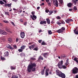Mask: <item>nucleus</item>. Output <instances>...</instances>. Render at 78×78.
I'll list each match as a JSON object with an SVG mask.
<instances>
[{
	"instance_id": "obj_1",
	"label": "nucleus",
	"mask_w": 78,
	"mask_h": 78,
	"mask_svg": "<svg viewBox=\"0 0 78 78\" xmlns=\"http://www.w3.org/2000/svg\"><path fill=\"white\" fill-rule=\"evenodd\" d=\"M37 66L35 62H30L27 66V71L29 73H30L31 72H34L36 71V67Z\"/></svg>"
},
{
	"instance_id": "obj_2",
	"label": "nucleus",
	"mask_w": 78,
	"mask_h": 78,
	"mask_svg": "<svg viewBox=\"0 0 78 78\" xmlns=\"http://www.w3.org/2000/svg\"><path fill=\"white\" fill-rule=\"evenodd\" d=\"M56 73L57 75H58V76L61 77L62 78H65L66 75L65 74L62 73L61 71L58 69H57L56 71Z\"/></svg>"
},
{
	"instance_id": "obj_3",
	"label": "nucleus",
	"mask_w": 78,
	"mask_h": 78,
	"mask_svg": "<svg viewBox=\"0 0 78 78\" xmlns=\"http://www.w3.org/2000/svg\"><path fill=\"white\" fill-rule=\"evenodd\" d=\"M72 73L73 74H76L78 73V69L76 67H75L72 70Z\"/></svg>"
},
{
	"instance_id": "obj_4",
	"label": "nucleus",
	"mask_w": 78,
	"mask_h": 78,
	"mask_svg": "<svg viewBox=\"0 0 78 78\" xmlns=\"http://www.w3.org/2000/svg\"><path fill=\"white\" fill-rule=\"evenodd\" d=\"M66 30L65 27H62L60 29L57 30V32L58 33H63L64 31V30Z\"/></svg>"
},
{
	"instance_id": "obj_5",
	"label": "nucleus",
	"mask_w": 78,
	"mask_h": 78,
	"mask_svg": "<svg viewBox=\"0 0 78 78\" xmlns=\"http://www.w3.org/2000/svg\"><path fill=\"white\" fill-rule=\"evenodd\" d=\"M56 23L58 24L59 26H61V24H64V25L65 24V22L63 20H59L58 22H57Z\"/></svg>"
},
{
	"instance_id": "obj_6",
	"label": "nucleus",
	"mask_w": 78,
	"mask_h": 78,
	"mask_svg": "<svg viewBox=\"0 0 78 78\" xmlns=\"http://www.w3.org/2000/svg\"><path fill=\"white\" fill-rule=\"evenodd\" d=\"M62 64H63V61L62 60L60 62H59L58 64V66L60 69H62Z\"/></svg>"
},
{
	"instance_id": "obj_7",
	"label": "nucleus",
	"mask_w": 78,
	"mask_h": 78,
	"mask_svg": "<svg viewBox=\"0 0 78 78\" xmlns=\"http://www.w3.org/2000/svg\"><path fill=\"white\" fill-rule=\"evenodd\" d=\"M53 3L54 5L56 6V7H58L59 5V4H58V0H56V1H53Z\"/></svg>"
},
{
	"instance_id": "obj_8",
	"label": "nucleus",
	"mask_w": 78,
	"mask_h": 78,
	"mask_svg": "<svg viewBox=\"0 0 78 78\" xmlns=\"http://www.w3.org/2000/svg\"><path fill=\"white\" fill-rule=\"evenodd\" d=\"M0 34L3 35H7V33L5 30H0Z\"/></svg>"
},
{
	"instance_id": "obj_9",
	"label": "nucleus",
	"mask_w": 78,
	"mask_h": 78,
	"mask_svg": "<svg viewBox=\"0 0 78 78\" xmlns=\"http://www.w3.org/2000/svg\"><path fill=\"white\" fill-rule=\"evenodd\" d=\"M43 56L45 58H47L48 56H49L48 52H45L43 54Z\"/></svg>"
},
{
	"instance_id": "obj_10",
	"label": "nucleus",
	"mask_w": 78,
	"mask_h": 78,
	"mask_svg": "<svg viewBox=\"0 0 78 78\" xmlns=\"http://www.w3.org/2000/svg\"><path fill=\"white\" fill-rule=\"evenodd\" d=\"M20 36L21 38L23 39L24 38V37H25V33L23 32H21L20 33Z\"/></svg>"
},
{
	"instance_id": "obj_11",
	"label": "nucleus",
	"mask_w": 78,
	"mask_h": 78,
	"mask_svg": "<svg viewBox=\"0 0 78 78\" xmlns=\"http://www.w3.org/2000/svg\"><path fill=\"white\" fill-rule=\"evenodd\" d=\"M61 58L62 59H64L65 58H66V55L64 54L60 55Z\"/></svg>"
},
{
	"instance_id": "obj_12",
	"label": "nucleus",
	"mask_w": 78,
	"mask_h": 78,
	"mask_svg": "<svg viewBox=\"0 0 78 78\" xmlns=\"http://www.w3.org/2000/svg\"><path fill=\"white\" fill-rule=\"evenodd\" d=\"M46 2L48 3V6H51V2H50V0H45Z\"/></svg>"
},
{
	"instance_id": "obj_13",
	"label": "nucleus",
	"mask_w": 78,
	"mask_h": 78,
	"mask_svg": "<svg viewBox=\"0 0 78 78\" xmlns=\"http://www.w3.org/2000/svg\"><path fill=\"white\" fill-rule=\"evenodd\" d=\"M73 5V3L69 2L67 5V6L69 8H71Z\"/></svg>"
},
{
	"instance_id": "obj_14",
	"label": "nucleus",
	"mask_w": 78,
	"mask_h": 78,
	"mask_svg": "<svg viewBox=\"0 0 78 78\" xmlns=\"http://www.w3.org/2000/svg\"><path fill=\"white\" fill-rule=\"evenodd\" d=\"M47 23V21H42L40 22V24L41 25L42 24H46Z\"/></svg>"
},
{
	"instance_id": "obj_15",
	"label": "nucleus",
	"mask_w": 78,
	"mask_h": 78,
	"mask_svg": "<svg viewBox=\"0 0 78 78\" xmlns=\"http://www.w3.org/2000/svg\"><path fill=\"white\" fill-rule=\"evenodd\" d=\"M78 0H73L72 2L73 3H74V5H76V3H77V2H78Z\"/></svg>"
},
{
	"instance_id": "obj_16",
	"label": "nucleus",
	"mask_w": 78,
	"mask_h": 78,
	"mask_svg": "<svg viewBox=\"0 0 78 78\" xmlns=\"http://www.w3.org/2000/svg\"><path fill=\"white\" fill-rule=\"evenodd\" d=\"M4 55L5 56H8V55H9V52L8 51H6L5 52Z\"/></svg>"
},
{
	"instance_id": "obj_17",
	"label": "nucleus",
	"mask_w": 78,
	"mask_h": 78,
	"mask_svg": "<svg viewBox=\"0 0 78 78\" xmlns=\"http://www.w3.org/2000/svg\"><path fill=\"white\" fill-rule=\"evenodd\" d=\"M46 21L48 24H50V21L49 18L46 19Z\"/></svg>"
},
{
	"instance_id": "obj_18",
	"label": "nucleus",
	"mask_w": 78,
	"mask_h": 78,
	"mask_svg": "<svg viewBox=\"0 0 78 78\" xmlns=\"http://www.w3.org/2000/svg\"><path fill=\"white\" fill-rule=\"evenodd\" d=\"M21 57L22 56H25V54L24 52H22L20 54Z\"/></svg>"
},
{
	"instance_id": "obj_19",
	"label": "nucleus",
	"mask_w": 78,
	"mask_h": 78,
	"mask_svg": "<svg viewBox=\"0 0 78 78\" xmlns=\"http://www.w3.org/2000/svg\"><path fill=\"white\" fill-rule=\"evenodd\" d=\"M25 47H26V46L23 45L21 46L20 47V48H21V49L23 51V50L25 49Z\"/></svg>"
},
{
	"instance_id": "obj_20",
	"label": "nucleus",
	"mask_w": 78,
	"mask_h": 78,
	"mask_svg": "<svg viewBox=\"0 0 78 78\" xmlns=\"http://www.w3.org/2000/svg\"><path fill=\"white\" fill-rule=\"evenodd\" d=\"M34 45H32L30 46H29V48L31 50V48L32 49L34 48Z\"/></svg>"
},
{
	"instance_id": "obj_21",
	"label": "nucleus",
	"mask_w": 78,
	"mask_h": 78,
	"mask_svg": "<svg viewBox=\"0 0 78 78\" xmlns=\"http://www.w3.org/2000/svg\"><path fill=\"white\" fill-rule=\"evenodd\" d=\"M12 78H19V76L17 75H13L12 76Z\"/></svg>"
},
{
	"instance_id": "obj_22",
	"label": "nucleus",
	"mask_w": 78,
	"mask_h": 78,
	"mask_svg": "<svg viewBox=\"0 0 78 78\" xmlns=\"http://www.w3.org/2000/svg\"><path fill=\"white\" fill-rule=\"evenodd\" d=\"M41 44L42 45H47V43H45V42L44 41H43L41 43Z\"/></svg>"
},
{
	"instance_id": "obj_23",
	"label": "nucleus",
	"mask_w": 78,
	"mask_h": 78,
	"mask_svg": "<svg viewBox=\"0 0 78 78\" xmlns=\"http://www.w3.org/2000/svg\"><path fill=\"white\" fill-rule=\"evenodd\" d=\"M69 62H66L65 63V65L66 66L68 67H69Z\"/></svg>"
},
{
	"instance_id": "obj_24",
	"label": "nucleus",
	"mask_w": 78,
	"mask_h": 78,
	"mask_svg": "<svg viewBox=\"0 0 78 78\" xmlns=\"http://www.w3.org/2000/svg\"><path fill=\"white\" fill-rule=\"evenodd\" d=\"M58 1L61 3V5H63L64 4L63 0H58Z\"/></svg>"
},
{
	"instance_id": "obj_25",
	"label": "nucleus",
	"mask_w": 78,
	"mask_h": 78,
	"mask_svg": "<svg viewBox=\"0 0 78 78\" xmlns=\"http://www.w3.org/2000/svg\"><path fill=\"white\" fill-rule=\"evenodd\" d=\"M45 70H42L41 71V73L42 75H43L44 73Z\"/></svg>"
},
{
	"instance_id": "obj_26",
	"label": "nucleus",
	"mask_w": 78,
	"mask_h": 78,
	"mask_svg": "<svg viewBox=\"0 0 78 78\" xmlns=\"http://www.w3.org/2000/svg\"><path fill=\"white\" fill-rule=\"evenodd\" d=\"M73 60L76 61V62H77V63H78V60L77 59V58L76 57V58H74L73 59Z\"/></svg>"
},
{
	"instance_id": "obj_27",
	"label": "nucleus",
	"mask_w": 78,
	"mask_h": 78,
	"mask_svg": "<svg viewBox=\"0 0 78 78\" xmlns=\"http://www.w3.org/2000/svg\"><path fill=\"white\" fill-rule=\"evenodd\" d=\"M10 68L11 70H15V69H16L15 67H13L12 66H11Z\"/></svg>"
},
{
	"instance_id": "obj_28",
	"label": "nucleus",
	"mask_w": 78,
	"mask_h": 78,
	"mask_svg": "<svg viewBox=\"0 0 78 78\" xmlns=\"http://www.w3.org/2000/svg\"><path fill=\"white\" fill-rule=\"evenodd\" d=\"M39 58L41 59V60H44V58L42 56L40 55L39 56Z\"/></svg>"
},
{
	"instance_id": "obj_29",
	"label": "nucleus",
	"mask_w": 78,
	"mask_h": 78,
	"mask_svg": "<svg viewBox=\"0 0 78 78\" xmlns=\"http://www.w3.org/2000/svg\"><path fill=\"white\" fill-rule=\"evenodd\" d=\"M67 66H66L63 65L62 66V69H67Z\"/></svg>"
},
{
	"instance_id": "obj_30",
	"label": "nucleus",
	"mask_w": 78,
	"mask_h": 78,
	"mask_svg": "<svg viewBox=\"0 0 78 78\" xmlns=\"http://www.w3.org/2000/svg\"><path fill=\"white\" fill-rule=\"evenodd\" d=\"M21 39H20V38H17L16 39V42H18V41H19L20 40H21Z\"/></svg>"
},
{
	"instance_id": "obj_31",
	"label": "nucleus",
	"mask_w": 78,
	"mask_h": 78,
	"mask_svg": "<svg viewBox=\"0 0 78 78\" xmlns=\"http://www.w3.org/2000/svg\"><path fill=\"white\" fill-rule=\"evenodd\" d=\"M53 12H55V11H49V16H50V15H51V14H52V13H53Z\"/></svg>"
},
{
	"instance_id": "obj_32",
	"label": "nucleus",
	"mask_w": 78,
	"mask_h": 78,
	"mask_svg": "<svg viewBox=\"0 0 78 78\" xmlns=\"http://www.w3.org/2000/svg\"><path fill=\"white\" fill-rule=\"evenodd\" d=\"M6 31H7V32H10V28H7L5 29Z\"/></svg>"
},
{
	"instance_id": "obj_33",
	"label": "nucleus",
	"mask_w": 78,
	"mask_h": 78,
	"mask_svg": "<svg viewBox=\"0 0 78 78\" xmlns=\"http://www.w3.org/2000/svg\"><path fill=\"white\" fill-rule=\"evenodd\" d=\"M48 34H52V32H51V31L48 30Z\"/></svg>"
},
{
	"instance_id": "obj_34",
	"label": "nucleus",
	"mask_w": 78,
	"mask_h": 78,
	"mask_svg": "<svg viewBox=\"0 0 78 78\" xmlns=\"http://www.w3.org/2000/svg\"><path fill=\"white\" fill-rule=\"evenodd\" d=\"M33 50H35V51H37L38 50V48L37 47L35 48H34Z\"/></svg>"
},
{
	"instance_id": "obj_35",
	"label": "nucleus",
	"mask_w": 78,
	"mask_h": 78,
	"mask_svg": "<svg viewBox=\"0 0 78 78\" xmlns=\"http://www.w3.org/2000/svg\"><path fill=\"white\" fill-rule=\"evenodd\" d=\"M1 59L2 61H3V60H5V58L3 57L2 56H1Z\"/></svg>"
},
{
	"instance_id": "obj_36",
	"label": "nucleus",
	"mask_w": 78,
	"mask_h": 78,
	"mask_svg": "<svg viewBox=\"0 0 78 78\" xmlns=\"http://www.w3.org/2000/svg\"><path fill=\"white\" fill-rule=\"evenodd\" d=\"M66 23H69V22H70V20L69 19H68L67 20H66Z\"/></svg>"
},
{
	"instance_id": "obj_37",
	"label": "nucleus",
	"mask_w": 78,
	"mask_h": 78,
	"mask_svg": "<svg viewBox=\"0 0 78 78\" xmlns=\"http://www.w3.org/2000/svg\"><path fill=\"white\" fill-rule=\"evenodd\" d=\"M0 4L1 5H3L5 4V3L2 1H0Z\"/></svg>"
},
{
	"instance_id": "obj_38",
	"label": "nucleus",
	"mask_w": 78,
	"mask_h": 78,
	"mask_svg": "<svg viewBox=\"0 0 78 78\" xmlns=\"http://www.w3.org/2000/svg\"><path fill=\"white\" fill-rule=\"evenodd\" d=\"M18 51L19 52H22L23 51L21 48L18 49Z\"/></svg>"
},
{
	"instance_id": "obj_39",
	"label": "nucleus",
	"mask_w": 78,
	"mask_h": 78,
	"mask_svg": "<svg viewBox=\"0 0 78 78\" xmlns=\"http://www.w3.org/2000/svg\"><path fill=\"white\" fill-rule=\"evenodd\" d=\"M13 47H14L15 49H17V46L16 45H13Z\"/></svg>"
},
{
	"instance_id": "obj_40",
	"label": "nucleus",
	"mask_w": 78,
	"mask_h": 78,
	"mask_svg": "<svg viewBox=\"0 0 78 78\" xmlns=\"http://www.w3.org/2000/svg\"><path fill=\"white\" fill-rule=\"evenodd\" d=\"M5 15H8V16H9V12H5Z\"/></svg>"
},
{
	"instance_id": "obj_41",
	"label": "nucleus",
	"mask_w": 78,
	"mask_h": 78,
	"mask_svg": "<svg viewBox=\"0 0 78 78\" xmlns=\"http://www.w3.org/2000/svg\"><path fill=\"white\" fill-rule=\"evenodd\" d=\"M45 76H48V73L47 72H45Z\"/></svg>"
},
{
	"instance_id": "obj_42",
	"label": "nucleus",
	"mask_w": 78,
	"mask_h": 78,
	"mask_svg": "<svg viewBox=\"0 0 78 78\" xmlns=\"http://www.w3.org/2000/svg\"><path fill=\"white\" fill-rule=\"evenodd\" d=\"M73 9L75 10V11H76V10H77V8L76 6H75L73 8Z\"/></svg>"
},
{
	"instance_id": "obj_43",
	"label": "nucleus",
	"mask_w": 78,
	"mask_h": 78,
	"mask_svg": "<svg viewBox=\"0 0 78 78\" xmlns=\"http://www.w3.org/2000/svg\"><path fill=\"white\" fill-rule=\"evenodd\" d=\"M45 11L46 12H47V13H48V12H49V10H48V9H46Z\"/></svg>"
},
{
	"instance_id": "obj_44",
	"label": "nucleus",
	"mask_w": 78,
	"mask_h": 78,
	"mask_svg": "<svg viewBox=\"0 0 78 78\" xmlns=\"http://www.w3.org/2000/svg\"><path fill=\"white\" fill-rule=\"evenodd\" d=\"M7 47L9 48V49H10V45L9 44H7Z\"/></svg>"
},
{
	"instance_id": "obj_45",
	"label": "nucleus",
	"mask_w": 78,
	"mask_h": 78,
	"mask_svg": "<svg viewBox=\"0 0 78 78\" xmlns=\"http://www.w3.org/2000/svg\"><path fill=\"white\" fill-rule=\"evenodd\" d=\"M49 72V69L48 68L46 69L45 72Z\"/></svg>"
},
{
	"instance_id": "obj_46",
	"label": "nucleus",
	"mask_w": 78,
	"mask_h": 78,
	"mask_svg": "<svg viewBox=\"0 0 78 78\" xmlns=\"http://www.w3.org/2000/svg\"><path fill=\"white\" fill-rule=\"evenodd\" d=\"M33 17H34V19H36L37 18V17L36 16H35V15H33Z\"/></svg>"
},
{
	"instance_id": "obj_47",
	"label": "nucleus",
	"mask_w": 78,
	"mask_h": 78,
	"mask_svg": "<svg viewBox=\"0 0 78 78\" xmlns=\"http://www.w3.org/2000/svg\"><path fill=\"white\" fill-rule=\"evenodd\" d=\"M57 19H58V20H59V19H61V17L59 16H57Z\"/></svg>"
},
{
	"instance_id": "obj_48",
	"label": "nucleus",
	"mask_w": 78,
	"mask_h": 78,
	"mask_svg": "<svg viewBox=\"0 0 78 78\" xmlns=\"http://www.w3.org/2000/svg\"><path fill=\"white\" fill-rule=\"evenodd\" d=\"M3 22L4 23H8V21L4 20Z\"/></svg>"
},
{
	"instance_id": "obj_49",
	"label": "nucleus",
	"mask_w": 78,
	"mask_h": 78,
	"mask_svg": "<svg viewBox=\"0 0 78 78\" xmlns=\"http://www.w3.org/2000/svg\"><path fill=\"white\" fill-rule=\"evenodd\" d=\"M30 17L31 18V19H32V20H35V19H34V18H33V16L31 15L30 16Z\"/></svg>"
},
{
	"instance_id": "obj_50",
	"label": "nucleus",
	"mask_w": 78,
	"mask_h": 78,
	"mask_svg": "<svg viewBox=\"0 0 78 78\" xmlns=\"http://www.w3.org/2000/svg\"><path fill=\"white\" fill-rule=\"evenodd\" d=\"M33 16L34 15V14H35V12L34 11H33L31 12Z\"/></svg>"
},
{
	"instance_id": "obj_51",
	"label": "nucleus",
	"mask_w": 78,
	"mask_h": 78,
	"mask_svg": "<svg viewBox=\"0 0 78 78\" xmlns=\"http://www.w3.org/2000/svg\"><path fill=\"white\" fill-rule=\"evenodd\" d=\"M30 59H31V60H35V59H36V58L33 57H31L30 58Z\"/></svg>"
},
{
	"instance_id": "obj_52",
	"label": "nucleus",
	"mask_w": 78,
	"mask_h": 78,
	"mask_svg": "<svg viewBox=\"0 0 78 78\" xmlns=\"http://www.w3.org/2000/svg\"><path fill=\"white\" fill-rule=\"evenodd\" d=\"M74 33L78 35V31H76V32H75Z\"/></svg>"
},
{
	"instance_id": "obj_53",
	"label": "nucleus",
	"mask_w": 78,
	"mask_h": 78,
	"mask_svg": "<svg viewBox=\"0 0 78 78\" xmlns=\"http://www.w3.org/2000/svg\"><path fill=\"white\" fill-rule=\"evenodd\" d=\"M20 22H22V23H23V20H22V19H20Z\"/></svg>"
},
{
	"instance_id": "obj_54",
	"label": "nucleus",
	"mask_w": 78,
	"mask_h": 78,
	"mask_svg": "<svg viewBox=\"0 0 78 78\" xmlns=\"http://www.w3.org/2000/svg\"><path fill=\"white\" fill-rule=\"evenodd\" d=\"M13 10L14 11H18V9H13Z\"/></svg>"
},
{
	"instance_id": "obj_55",
	"label": "nucleus",
	"mask_w": 78,
	"mask_h": 78,
	"mask_svg": "<svg viewBox=\"0 0 78 78\" xmlns=\"http://www.w3.org/2000/svg\"><path fill=\"white\" fill-rule=\"evenodd\" d=\"M42 40H38V41L39 43L40 44H41V42H42Z\"/></svg>"
},
{
	"instance_id": "obj_56",
	"label": "nucleus",
	"mask_w": 78,
	"mask_h": 78,
	"mask_svg": "<svg viewBox=\"0 0 78 78\" xmlns=\"http://www.w3.org/2000/svg\"><path fill=\"white\" fill-rule=\"evenodd\" d=\"M27 22H24V24H23L24 25H25V26H26V25H27Z\"/></svg>"
},
{
	"instance_id": "obj_57",
	"label": "nucleus",
	"mask_w": 78,
	"mask_h": 78,
	"mask_svg": "<svg viewBox=\"0 0 78 78\" xmlns=\"http://www.w3.org/2000/svg\"><path fill=\"white\" fill-rule=\"evenodd\" d=\"M11 23H12V24L13 25H14V26H15V25L14 24V23L12 21L11 22Z\"/></svg>"
},
{
	"instance_id": "obj_58",
	"label": "nucleus",
	"mask_w": 78,
	"mask_h": 78,
	"mask_svg": "<svg viewBox=\"0 0 78 78\" xmlns=\"http://www.w3.org/2000/svg\"><path fill=\"white\" fill-rule=\"evenodd\" d=\"M7 6L8 7H10V4H7Z\"/></svg>"
},
{
	"instance_id": "obj_59",
	"label": "nucleus",
	"mask_w": 78,
	"mask_h": 78,
	"mask_svg": "<svg viewBox=\"0 0 78 78\" xmlns=\"http://www.w3.org/2000/svg\"><path fill=\"white\" fill-rule=\"evenodd\" d=\"M51 72H52V71L50 70L49 73V74H50V75L51 74Z\"/></svg>"
},
{
	"instance_id": "obj_60",
	"label": "nucleus",
	"mask_w": 78,
	"mask_h": 78,
	"mask_svg": "<svg viewBox=\"0 0 78 78\" xmlns=\"http://www.w3.org/2000/svg\"><path fill=\"white\" fill-rule=\"evenodd\" d=\"M38 62H40L41 61V59L40 58H38V60L37 61Z\"/></svg>"
},
{
	"instance_id": "obj_61",
	"label": "nucleus",
	"mask_w": 78,
	"mask_h": 78,
	"mask_svg": "<svg viewBox=\"0 0 78 78\" xmlns=\"http://www.w3.org/2000/svg\"><path fill=\"white\" fill-rule=\"evenodd\" d=\"M4 6L5 7H7V4H6V3H5L4 5Z\"/></svg>"
},
{
	"instance_id": "obj_62",
	"label": "nucleus",
	"mask_w": 78,
	"mask_h": 78,
	"mask_svg": "<svg viewBox=\"0 0 78 78\" xmlns=\"http://www.w3.org/2000/svg\"><path fill=\"white\" fill-rule=\"evenodd\" d=\"M41 31H42V30H39V31H38V33H41Z\"/></svg>"
},
{
	"instance_id": "obj_63",
	"label": "nucleus",
	"mask_w": 78,
	"mask_h": 78,
	"mask_svg": "<svg viewBox=\"0 0 78 78\" xmlns=\"http://www.w3.org/2000/svg\"><path fill=\"white\" fill-rule=\"evenodd\" d=\"M44 3H42V4H41V6H42V5H44Z\"/></svg>"
},
{
	"instance_id": "obj_64",
	"label": "nucleus",
	"mask_w": 78,
	"mask_h": 78,
	"mask_svg": "<svg viewBox=\"0 0 78 78\" xmlns=\"http://www.w3.org/2000/svg\"><path fill=\"white\" fill-rule=\"evenodd\" d=\"M76 78H78V75H76Z\"/></svg>"
}]
</instances>
